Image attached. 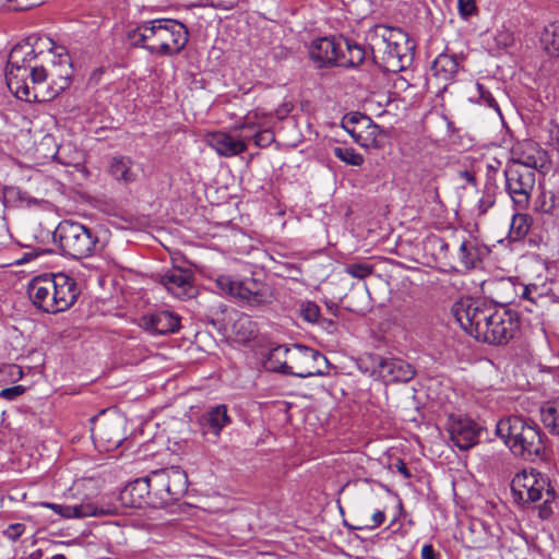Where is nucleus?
<instances>
[{
    "mask_svg": "<svg viewBox=\"0 0 559 559\" xmlns=\"http://www.w3.org/2000/svg\"><path fill=\"white\" fill-rule=\"evenodd\" d=\"M22 191L14 188V187H5L3 189V197L4 198H12V197H16L19 198L20 200H23V197H22Z\"/></svg>",
    "mask_w": 559,
    "mask_h": 559,
    "instance_id": "13d9d810",
    "label": "nucleus"
},
{
    "mask_svg": "<svg viewBox=\"0 0 559 559\" xmlns=\"http://www.w3.org/2000/svg\"><path fill=\"white\" fill-rule=\"evenodd\" d=\"M109 174L118 181L130 183L136 180L133 160L128 156H115L109 163Z\"/></svg>",
    "mask_w": 559,
    "mask_h": 559,
    "instance_id": "a878e982",
    "label": "nucleus"
},
{
    "mask_svg": "<svg viewBox=\"0 0 559 559\" xmlns=\"http://www.w3.org/2000/svg\"><path fill=\"white\" fill-rule=\"evenodd\" d=\"M48 74L49 91L47 97L50 99L58 96L71 84L73 68L70 56L68 53H59L58 56H53V58L48 63Z\"/></svg>",
    "mask_w": 559,
    "mask_h": 559,
    "instance_id": "f3484780",
    "label": "nucleus"
},
{
    "mask_svg": "<svg viewBox=\"0 0 559 559\" xmlns=\"http://www.w3.org/2000/svg\"><path fill=\"white\" fill-rule=\"evenodd\" d=\"M492 320L488 326L489 337L485 338L484 343L490 345L507 344L513 338L519 329L518 318L510 311L498 309L496 306L492 310Z\"/></svg>",
    "mask_w": 559,
    "mask_h": 559,
    "instance_id": "2eb2a0df",
    "label": "nucleus"
},
{
    "mask_svg": "<svg viewBox=\"0 0 559 559\" xmlns=\"http://www.w3.org/2000/svg\"><path fill=\"white\" fill-rule=\"evenodd\" d=\"M395 467L399 473H401L405 478H411L412 474L409 469L406 467L405 463L403 461H397L395 464Z\"/></svg>",
    "mask_w": 559,
    "mask_h": 559,
    "instance_id": "052dcab7",
    "label": "nucleus"
},
{
    "mask_svg": "<svg viewBox=\"0 0 559 559\" xmlns=\"http://www.w3.org/2000/svg\"><path fill=\"white\" fill-rule=\"evenodd\" d=\"M50 559H67L63 555L52 556Z\"/></svg>",
    "mask_w": 559,
    "mask_h": 559,
    "instance_id": "338daca9",
    "label": "nucleus"
},
{
    "mask_svg": "<svg viewBox=\"0 0 559 559\" xmlns=\"http://www.w3.org/2000/svg\"><path fill=\"white\" fill-rule=\"evenodd\" d=\"M364 134H357L356 143L362 147L381 148L384 144L385 132L370 119V124L364 126Z\"/></svg>",
    "mask_w": 559,
    "mask_h": 559,
    "instance_id": "cd10ccee",
    "label": "nucleus"
},
{
    "mask_svg": "<svg viewBox=\"0 0 559 559\" xmlns=\"http://www.w3.org/2000/svg\"><path fill=\"white\" fill-rule=\"evenodd\" d=\"M28 76H31L32 83V86H29L31 92L38 96L36 88L45 82L49 81L48 64L44 66L34 62L28 70Z\"/></svg>",
    "mask_w": 559,
    "mask_h": 559,
    "instance_id": "58836bf2",
    "label": "nucleus"
},
{
    "mask_svg": "<svg viewBox=\"0 0 559 559\" xmlns=\"http://www.w3.org/2000/svg\"><path fill=\"white\" fill-rule=\"evenodd\" d=\"M263 124L258 121V115L249 112L245 118L243 122L236 127V130H240L243 134H252L257 130L261 129Z\"/></svg>",
    "mask_w": 559,
    "mask_h": 559,
    "instance_id": "c03bdc74",
    "label": "nucleus"
},
{
    "mask_svg": "<svg viewBox=\"0 0 559 559\" xmlns=\"http://www.w3.org/2000/svg\"><path fill=\"white\" fill-rule=\"evenodd\" d=\"M496 433L515 455L527 461L542 457L545 452V433L532 419L509 416L496 424Z\"/></svg>",
    "mask_w": 559,
    "mask_h": 559,
    "instance_id": "7ed1b4c3",
    "label": "nucleus"
},
{
    "mask_svg": "<svg viewBox=\"0 0 559 559\" xmlns=\"http://www.w3.org/2000/svg\"><path fill=\"white\" fill-rule=\"evenodd\" d=\"M299 316L309 323H319L321 318L320 307L311 300L301 301L298 309Z\"/></svg>",
    "mask_w": 559,
    "mask_h": 559,
    "instance_id": "ea45409f",
    "label": "nucleus"
},
{
    "mask_svg": "<svg viewBox=\"0 0 559 559\" xmlns=\"http://www.w3.org/2000/svg\"><path fill=\"white\" fill-rule=\"evenodd\" d=\"M82 507L88 508V511H84V518L87 516H107V515H116L120 513L121 502L119 499L117 501H100L93 502L90 500L82 501Z\"/></svg>",
    "mask_w": 559,
    "mask_h": 559,
    "instance_id": "c85d7f7f",
    "label": "nucleus"
},
{
    "mask_svg": "<svg viewBox=\"0 0 559 559\" xmlns=\"http://www.w3.org/2000/svg\"><path fill=\"white\" fill-rule=\"evenodd\" d=\"M495 305L481 299L462 298L452 307V313L461 328L476 340L485 318H491Z\"/></svg>",
    "mask_w": 559,
    "mask_h": 559,
    "instance_id": "9d476101",
    "label": "nucleus"
},
{
    "mask_svg": "<svg viewBox=\"0 0 559 559\" xmlns=\"http://www.w3.org/2000/svg\"><path fill=\"white\" fill-rule=\"evenodd\" d=\"M460 177L466 180V182H468L471 186L476 187L477 180L474 173L469 170H462L460 171Z\"/></svg>",
    "mask_w": 559,
    "mask_h": 559,
    "instance_id": "bf43d9fd",
    "label": "nucleus"
},
{
    "mask_svg": "<svg viewBox=\"0 0 559 559\" xmlns=\"http://www.w3.org/2000/svg\"><path fill=\"white\" fill-rule=\"evenodd\" d=\"M487 248L475 243L474 241L463 240L460 245L459 258L461 264L466 270L475 269L477 263L481 261Z\"/></svg>",
    "mask_w": 559,
    "mask_h": 559,
    "instance_id": "bb28decb",
    "label": "nucleus"
},
{
    "mask_svg": "<svg viewBox=\"0 0 559 559\" xmlns=\"http://www.w3.org/2000/svg\"><path fill=\"white\" fill-rule=\"evenodd\" d=\"M203 435L212 433L218 437L222 429L230 424V417L225 405H217L205 412L199 419Z\"/></svg>",
    "mask_w": 559,
    "mask_h": 559,
    "instance_id": "b1692460",
    "label": "nucleus"
},
{
    "mask_svg": "<svg viewBox=\"0 0 559 559\" xmlns=\"http://www.w3.org/2000/svg\"><path fill=\"white\" fill-rule=\"evenodd\" d=\"M151 43L147 51L159 56H174L181 52L188 44L187 26L171 19L148 21Z\"/></svg>",
    "mask_w": 559,
    "mask_h": 559,
    "instance_id": "423d86ee",
    "label": "nucleus"
},
{
    "mask_svg": "<svg viewBox=\"0 0 559 559\" xmlns=\"http://www.w3.org/2000/svg\"><path fill=\"white\" fill-rule=\"evenodd\" d=\"M493 316L491 318H485L484 326L481 330H479V333L476 335V340L479 342H485L486 337H489L488 326L490 325V321L492 320Z\"/></svg>",
    "mask_w": 559,
    "mask_h": 559,
    "instance_id": "5fc2aeb1",
    "label": "nucleus"
},
{
    "mask_svg": "<svg viewBox=\"0 0 559 559\" xmlns=\"http://www.w3.org/2000/svg\"><path fill=\"white\" fill-rule=\"evenodd\" d=\"M326 307H328V310H329L332 314L336 316V312H337V306H336L335 304H333V302L326 304Z\"/></svg>",
    "mask_w": 559,
    "mask_h": 559,
    "instance_id": "69168bd1",
    "label": "nucleus"
},
{
    "mask_svg": "<svg viewBox=\"0 0 559 559\" xmlns=\"http://www.w3.org/2000/svg\"><path fill=\"white\" fill-rule=\"evenodd\" d=\"M435 242L439 248L440 254H442L443 258H445L449 253V243L443 238H435Z\"/></svg>",
    "mask_w": 559,
    "mask_h": 559,
    "instance_id": "4d7b16f0",
    "label": "nucleus"
},
{
    "mask_svg": "<svg viewBox=\"0 0 559 559\" xmlns=\"http://www.w3.org/2000/svg\"><path fill=\"white\" fill-rule=\"evenodd\" d=\"M217 287L250 309H260L274 301L272 286L254 277H246L234 281L229 276L222 275L216 280Z\"/></svg>",
    "mask_w": 559,
    "mask_h": 559,
    "instance_id": "0eeeda50",
    "label": "nucleus"
},
{
    "mask_svg": "<svg viewBox=\"0 0 559 559\" xmlns=\"http://www.w3.org/2000/svg\"><path fill=\"white\" fill-rule=\"evenodd\" d=\"M364 131H366L365 127H353V128H350V130H348V133L356 142L357 134H364Z\"/></svg>",
    "mask_w": 559,
    "mask_h": 559,
    "instance_id": "0e129e2a",
    "label": "nucleus"
},
{
    "mask_svg": "<svg viewBox=\"0 0 559 559\" xmlns=\"http://www.w3.org/2000/svg\"><path fill=\"white\" fill-rule=\"evenodd\" d=\"M496 200H495V197L492 194H484L479 201H478V205H477V209H478V212L479 214H486L487 211L493 206Z\"/></svg>",
    "mask_w": 559,
    "mask_h": 559,
    "instance_id": "8fccbe9b",
    "label": "nucleus"
},
{
    "mask_svg": "<svg viewBox=\"0 0 559 559\" xmlns=\"http://www.w3.org/2000/svg\"><path fill=\"white\" fill-rule=\"evenodd\" d=\"M31 55L35 56V50L28 38L25 43L16 44L11 49L7 67H17L19 60Z\"/></svg>",
    "mask_w": 559,
    "mask_h": 559,
    "instance_id": "4c0bfd02",
    "label": "nucleus"
},
{
    "mask_svg": "<svg viewBox=\"0 0 559 559\" xmlns=\"http://www.w3.org/2000/svg\"><path fill=\"white\" fill-rule=\"evenodd\" d=\"M140 326L152 335H166L179 331L180 318L170 311H156L142 317Z\"/></svg>",
    "mask_w": 559,
    "mask_h": 559,
    "instance_id": "412c9836",
    "label": "nucleus"
},
{
    "mask_svg": "<svg viewBox=\"0 0 559 559\" xmlns=\"http://www.w3.org/2000/svg\"><path fill=\"white\" fill-rule=\"evenodd\" d=\"M366 51L362 46L357 43L341 37L340 67H357L365 60Z\"/></svg>",
    "mask_w": 559,
    "mask_h": 559,
    "instance_id": "393cba45",
    "label": "nucleus"
},
{
    "mask_svg": "<svg viewBox=\"0 0 559 559\" xmlns=\"http://www.w3.org/2000/svg\"><path fill=\"white\" fill-rule=\"evenodd\" d=\"M490 171L496 173V171H497V169H496L493 166L489 165V166H488V174H489Z\"/></svg>",
    "mask_w": 559,
    "mask_h": 559,
    "instance_id": "774afa93",
    "label": "nucleus"
},
{
    "mask_svg": "<svg viewBox=\"0 0 559 559\" xmlns=\"http://www.w3.org/2000/svg\"><path fill=\"white\" fill-rule=\"evenodd\" d=\"M328 365L326 357L319 350L295 344L290 348L289 360H284L278 368L283 374L310 378L326 374Z\"/></svg>",
    "mask_w": 559,
    "mask_h": 559,
    "instance_id": "6e6552de",
    "label": "nucleus"
},
{
    "mask_svg": "<svg viewBox=\"0 0 559 559\" xmlns=\"http://www.w3.org/2000/svg\"><path fill=\"white\" fill-rule=\"evenodd\" d=\"M209 145L219 155L231 157L243 153L247 150V143L243 136L239 140L225 132H214L207 135Z\"/></svg>",
    "mask_w": 559,
    "mask_h": 559,
    "instance_id": "5701e85b",
    "label": "nucleus"
},
{
    "mask_svg": "<svg viewBox=\"0 0 559 559\" xmlns=\"http://www.w3.org/2000/svg\"><path fill=\"white\" fill-rule=\"evenodd\" d=\"M498 45H502L504 47L509 46L512 43V36L509 33H502L497 37Z\"/></svg>",
    "mask_w": 559,
    "mask_h": 559,
    "instance_id": "680f3d73",
    "label": "nucleus"
},
{
    "mask_svg": "<svg viewBox=\"0 0 559 559\" xmlns=\"http://www.w3.org/2000/svg\"><path fill=\"white\" fill-rule=\"evenodd\" d=\"M558 202L559 199L552 191L542 190L535 201V210L543 214H551Z\"/></svg>",
    "mask_w": 559,
    "mask_h": 559,
    "instance_id": "c9c22d12",
    "label": "nucleus"
},
{
    "mask_svg": "<svg viewBox=\"0 0 559 559\" xmlns=\"http://www.w3.org/2000/svg\"><path fill=\"white\" fill-rule=\"evenodd\" d=\"M2 370L12 379V381H17L23 378V370L17 365L4 366Z\"/></svg>",
    "mask_w": 559,
    "mask_h": 559,
    "instance_id": "603ef678",
    "label": "nucleus"
},
{
    "mask_svg": "<svg viewBox=\"0 0 559 559\" xmlns=\"http://www.w3.org/2000/svg\"><path fill=\"white\" fill-rule=\"evenodd\" d=\"M421 559H440V554L431 544H425L421 548Z\"/></svg>",
    "mask_w": 559,
    "mask_h": 559,
    "instance_id": "864d4df0",
    "label": "nucleus"
},
{
    "mask_svg": "<svg viewBox=\"0 0 559 559\" xmlns=\"http://www.w3.org/2000/svg\"><path fill=\"white\" fill-rule=\"evenodd\" d=\"M37 55L27 56L19 60L17 67H7L5 80L9 90L15 96L25 102L40 100L35 93L31 92L27 83L28 70L36 61Z\"/></svg>",
    "mask_w": 559,
    "mask_h": 559,
    "instance_id": "ddd939ff",
    "label": "nucleus"
},
{
    "mask_svg": "<svg viewBox=\"0 0 559 559\" xmlns=\"http://www.w3.org/2000/svg\"><path fill=\"white\" fill-rule=\"evenodd\" d=\"M368 124H370V118L360 112H350L344 116L342 120V127L347 133L353 127H364Z\"/></svg>",
    "mask_w": 559,
    "mask_h": 559,
    "instance_id": "79ce46f5",
    "label": "nucleus"
},
{
    "mask_svg": "<svg viewBox=\"0 0 559 559\" xmlns=\"http://www.w3.org/2000/svg\"><path fill=\"white\" fill-rule=\"evenodd\" d=\"M345 272L352 277L365 280L373 273V266L366 263H352L345 265Z\"/></svg>",
    "mask_w": 559,
    "mask_h": 559,
    "instance_id": "37998d69",
    "label": "nucleus"
},
{
    "mask_svg": "<svg viewBox=\"0 0 559 559\" xmlns=\"http://www.w3.org/2000/svg\"><path fill=\"white\" fill-rule=\"evenodd\" d=\"M160 283L175 297L185 299L191 298L195 294L192 285V273L181 267H173L160 277Z\"/></svg>",
    "mask_w": 559,
    "mask_h": 559,
    "instance_id": "6ab92c4d",
    "label": "nucleus"
},
{
    "mask_svg": "<svg viewBox=\"0 0 559 559\" xmlns=\"http://www.w3.org/2000/svg\"><path fill=\"white\" fill-rule=\"evenodd\" d=\"M150 480V474L129 483L119 493V501L127 508H160V502Z\"/></svg>",
    "mask_w": 559,
    "mask_h": 559,
    "instance_id": "f8f14e48",
    "label": "nucleus"
},
{
    "mask_svg": "<svg viewBox=\"0 0 559 559\" xmlns=\"http://www.w3.org/2000/svg\"><path fill=\"white\" fill-rule=\"evenodd\" d=\"M511 492L514 502L521 506L543 500L542 512L548 513L551 512L548 504L556 499L549 478L535 469L518 473L511 481Z\"/></svg>",
    "mask_w": 559,
    "mask_h": 559,
    "instance_id": "39448f33",
    "label": "nucleus"
},
{
    "mask_svg": "<svg viewBox=\"0 0 559 559\" xmlns=\"http://www.w3.org/2000/svg\"><path fill=\"white\" fill-rule=\"evenodd\" d=\"M379 374L390 382H408L415 377V368L401 358L378 357L376 360Z\"/></svg>",
    "mask_w": 559,
    "mask_h": 559,
    "instance_id": "aec40b11",
    "label": "nucleus"
},
{
    "mask_svg": "<svg viewBox=\"0 0 559 559\" xmlns=\"http://www.w3.org/2000/svg\"><path fill=\"white\" fill-rule=\"evenodd\" d=\"M374 62L384 69L397 72L406 69L413 60L408 37L400 27L377 24L367 34Z\"/></svg>",
    "mask_w": 559,
    "mask_h": 559,
    "instance_id": "f257e3e1",
    "label": "nucleus"
},
{
    "mask_svg": "<svg viewBox=\"0 0 559 559\" xmlns=\"http://www.w3.org/2000/svg\"><path fill=\"white\" fill-rule=\"evenodd\" d=\"M26 391L24 385H14L0 391V397L7 401H14Z\"/></svg>",
    "mask_w": 559,
    "mask_h": 559,
    "instance_id": "de8ad7c7",
    "label": "nucleus"
},
{
    "mask_svg": "<svg viewBox=\"0 0 559 559\" xmlns=\"http://www.w3.org/2000/svg\"><path fill=\"white\" fill-rule=\"evenodd\" d=\"M506 178V191L519 210H525L530 205L532 192L536 182V174L522 166L506 165L503 170Z\"/></svg>",
    "mask_w": 559,
    "mask_h": 559,
    "instance_id": "9b49d317",
    "label": "nucleus"
},
{
    "mask_svg": "<svg viewBox=\"0 0 559 559\" xmlns=\"http://www.w3.org/2000/svg\"><path fill=\"white\" fill-rule=\"evenodd\" d=\"M290 348L286 345H278L274 347L267 357L266 365L267 368L282 373V369L278 368V365H282L284 360H289Z\"/></svg>",
    "mask_w": 559,
    "mask_h": 559,
    "instance_id": "f704fd0d",
    "label": "nucleus"
},
{
    "mask_svg": "<svg viewBox=\"0 0 559 559\" xmlns=\"http://www.w3.org/2000/svg\"><path fill=\"white\" fill-rule=\"evenodd\" d=\"M462 60L463 58L455 53L438 55L430 68L432 76L444 84L452 82L459 72Z\"/></svg>",
    "mask_w": 559,
    "mask_h": 559,
    "instance_id": "4be33fe9",
    "label": "nucleus"
},
{
    "mask_svg": "<svg viewBox=\"0 0 559 559\" xmlns=\"http://www.w3.org/2000/svg\"><path fill=\"white\" fill-rule=\"evenodd\" d=\"M319 324H321L323 328H325L330 332H333L336 329V323L331 319L320 318Z\"/></svg>",
    "mask_w": 559,
    "mask_h": 559,
    "instance_id": "e2e57ef3",
    "label": "nucleus"
},
{
    "mask_svg": "<svg viewBox=\"0 0 559 559\" xmlns=\"http://www.w3.org/2000/svg\"><path fill=\"white\" fill-rule=\"evenodd\" d=\"M450 439L461 450H468L478 441L480 429L467 417L451 415L448 420Z\"/></svg>",
    "mask_w": 559,
    "mask_h": 559,
    "instance_id": "a211bd4d",
    "label": "nucleus"
},
{
    "mask_svg": "<svg viewBox=\"0 0 559 559\" xmlns=\"http://www.w3.org/2000/svg\"><path fill=\"white\" fill-rule=\"evenodd\" d=\"M308 53L317 69L340 67L341 37L316 38L311 41Z\"/></svg>",
    "mask_w": 559,
    "mask_h": 559,
    "instance_id": "4468645a",
    "label": "nucleus"
},
{
    "mask_svg": "<svg viewBox=\"0 0 559 559\" xmlns=\"http://www.w3.org/2000/svg\"><path fill=\"white\" fill-rule=\"evenodd\" d=\"M371 520H372V525H371V526H369V527H370V528H377V527L381 526V525L384 523V521H385V514H384V512H383V511L378 510V511H376V512L372 514Z\"/></svg>",
    "mask_w": 559,
    "mask_h": 559,
    "instance_id": "6e6d98bb",
    "label": "nucleus"
},
{
    "mask_svg": "<svg viewBox=\"0 0 559 559\" xmlns=\"http://www.w3.org/2000/svg\"><path fill=\"white\" fill-rule=\"evenodd\" d=\"M148 33V21H145L139 24L136 27L129 29L126 34V38L130 46L140 47L147 50V46H150L151 43V37Z\"/></svg>",
    "mask_w": 559,
    "mask_h": 559,
    "instance_id": "2f4dec72",
    "label": "nucleus"
},
{
    "mask_svg": "<svg viewBox=\"0 0 559 559\" xmlns=\"http://www.w3.org/2000/svg\"><path fill=\"white\" fill-rule=\"evenodd\" d=\"M530 222L531 219L526 214H515L510 226V237L513 240H521L524 238L530 230Z\"/></svg>",
    "mask_w": 559,
    "mask_h": 559,
    "instance_id": "72a5a7b5",
    "label": "nucleus"
},
{
    "mask_svg": "<svg viewBox=\"0 0 559 559\" xmlns=\"http://www.w3.org/2000/svg\"><path fill=\"white\" fill-rule=\"evenodd\" d=\"M41 506L52 510L55 513L64 519H83L84 511H88V508L82 507V502L75 506L43 502Z\"/></svg>",
    "mask_w": 559,
    "mask_h": 559,
    "instance_id": "473e14b6",
    "label": "nucleus"
},
{
    "mask_svg": "<svg viewBox=\"0 0 559 559\" xmlns=\"http://www.w3.org/2000/svg\"><path fill=\"white\" fill-rule=\"evenodd\" d=\"M150 480L160 508L178 501L188 490L187 473L179 466H168L150 472Z\"/></svg>",
    "mask_w": 559,
    "mask_h": 559,
    "instance_id": "1a4fd4ad",
    "label": "nucleus"
},
{
    "mask_svg": "<svg viewBox=\"0 0 559 559\" xmlns=\"http://www.w3.org/2000/svg\"><path fill=\"white\" fill-rule=\"evenodd\" d=\"M26 530L25 524L14 523L10 524L4 531L3 535L11 542H16L24 534Z\"/></svg>",
    "mask_w": 559,
    "mask_h": 559,
    "instance_id": "49530a36",
    "label": "nucleus"
},
{
    "mask_svg": "<svg viewBox=\"0 0 559 559\" xmlns=\"http://www.w3.org/2000/svg\"><path fill=\"white\" fill-rule=\"evenodd\" d=\"M549 145L559 152V124L550 123L549 127Z\"/></svg>",
    "mask_w": 559,
    "mask_h": 559,
    "instance_id": "3c124183",
    "label": "nucleus"
},
{
    "mask_svg": "<svg viewBox=\"0 0 559 559\" xmlns=\"http://www.w3.org/2000/svg\"><path fill=\"white\" fill-rule=\"evenodd\" d=\"M511 155L507 165L522 166L535 174L536 171L542 173L549 164L547 152L534 142H526L513 147Z\"/></svg>",
    "mask_w": 559,
    "mask_h": 559,
    "instance_id": "dca6fc26",
    "label": "nucleus"
},
{
    "mask_svg": "<svg viewBox=\"0 0 559 559\" xmlns=\"http://www.w3.org/2000/svg\"><path fill=\"white\" fill-rule=\"evenodd\" d=\"M333 154L343 163L350 166H360L364 164V156L349 146H335Z\"/></svg>",
    "mask_w": 559,
    "mask_h": 559,
    "instance_id": "e433bc0d",
    "label": "nucleus"
},
{
    "mask_svg": "<svg viewBox=\"0 0 559 559\" xmlns=\"http://www.w3.org/2000/svg\"><path fill=\"white\" fill-rule=\"evenodd\" d=\"M476 87L478 91L479 98L483 100V103L485 105H487L488 107L492 108L495 111H497L500 115L501 112H500L499 105H498L496 98L490 93V91L488 88H486V86L484 84H480V83H477Z\"/></svg>",
    "mask_w": 559,
    "mask_h": 559,
    "instance_id": "a18cd8bd",
    "label": "nucleus"
},
{
    "mask_svg": "<svg viewBox=\"0 0 559 559\" xmlns=\"http://www.w3.org/2000/svg\"><path fill=\"white\" fill-rule=\"evenodd\" d=\"M540 418L550 433L559 436V397L547 402L540 408Z\"/></svg>",
    "mask_w": 559,
    "mask_h": 559,
    "instance_id": "c756f323",
    "label": "nucleus"
},
{
    "mask_svg": "<svg viewBox=\"0 0 559 559\" xmlns=\"http://www.w3.org/2000/svg\"><path fill=\"white\" fill-rule=\"evenodd\" d=\"M52 238L63 255L76 260L93 257L104 248L96 227L73 219L61 221Z\"/></svg>",
    "mask_w": 559,
    "mask_h": 559,
    "instance_id": "20e7f679",
    "label": "nucleus"
},
{
    "mask_svg": "<svg viewBox=\"0 0 559 559\" xmlns=\"http://www.w3.org/2000/svg\"><path fill=\"white\" fill-rule=\"evenodd\" d=\"M27 294L37 309L58 313L74 305L80 290L73 277L58 273L34 277L28 284Z\"/></svg>",
    "mask_w": 559,
    "mask_h": 559,
    "instance_id": "f03ea898",
    "label": "nucleus"
},
{
    "mask_svg": "<svg viewBox=\"0 0 559 559\" xmlns=\"http://www.w3.org/2000/svg\"><path fill=\"white\" fill-rule=\"evenodd\" d=\"M540 44L549 56H559V22L550 23L544 28Z\"/></svg>",
    "mask_w": 559,
    "mask_h": 559,
    "instance_id": "7c9ffc66",
    "label": "nucleus"
},
{
    "mask_svg": "<svg viewBox=\"0 0 559 559\" xmlns=\"http://www.w3.org/2000/svg\"><path fill=\"white\" fill-rule=\"evenodd\" d=\"M459 12L462 17L467 19L477 10L475 0H459L457 1Z\"/></svg>",
    "mask_w": 559,
    "mask_h": 559,
    "instance_id": "09e8293b",
    "label": "nucleus"
},
{
    "mask_svg": "<svg viewBox=\"0 0 559 559\" xmlns=\"http://www.w3.org/2000/svg\"><path fill=\"white\" fill-rule=\"evenodd\" d=\"M247 139H252L258 147L263 148L270 146L275 141V134L271 129L262 127L252 134H243V140L246 141Z\"/></svg>",
    "mask_w": 559,
    "mask_h": 559,
    "instance_id": "a19ab883",
    "label": "nucleus"
}]
</instances>
